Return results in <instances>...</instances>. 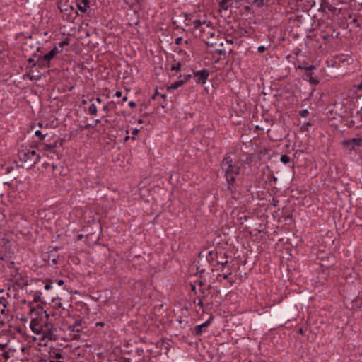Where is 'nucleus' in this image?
<instances>
[{
    "label": "nucleus",
    "instance_id": "nucleus-12",
    "mask_svg": "<svg viewBox=\"0 0 362 362\" xmlns=\"http://www.w3.org/2000/svg\"><path fill=\"white\" fill-rule=\"evenodd\" d=\"M10 293H6L5 296H0V305H2L3 308L1 309L0 310V313L1 314H4L5 313V308L7 307V305H8V298H10Z\"/></svg>",
    "mask_w": 362,
    "mask_h": 362
},
{
    "label": "nucleus",
    "instance_id": "nucleus-33",
    "mask_svg": "<svg viewBox=\"0 0 362 362\" xmlns=\"http://www.w3.org/2000/svg\"><path fill=\"white\" fill-rule=\"evenodd\" d=\"M197 305H198V306H199V307H201V308H203V306H204L203 301H202V300L201 298H199V299L198 300V301H197Z\"/></svg>",
    "mask_w": 362,
    "mask_h": 362
},
{
    "label": "nucleus",
    "instance_id": "nucleus-24",
    "mask_svg": "<svg viewBox=\"0 0 362 362\" xmlns=\"http://www.w3.org/2000/svg\"><path fill=\"white\" fill-rule=\"evenodd\" d=\"M243 13H246L247 16L248 14H251V8L249 6H245L243 7Z\"/></svg>",
    "mask_w": 362,
    "mask_h": 362
},
{
    "label": "nucleus",
    "instance_id": "nucleus-5",
    "mask_svg": "<svg viewBox=\"0 0 362 362\" xmlns=\"http://www.w3.org/2000/svg\"><path fill=\"white\" fill-rule=\"evenodd\" d=\"M59 52L57 47L50 50L47 54L43 56H40L37 59V64L40 67H49L50 60L52 59L55 55Z\"/></svg>",
    "mask_w": 362,
    "mask_h": 362
},
{
    "label": "nucleus",
    "instance_id": "nucleus-43",
    "mask_svg": "<svg viewBox=\"0 0 362 362\" xmlns=\"http://www.w3.org/2000/svg\"><path fill=\"white\" fill-rule=\"evenodd\" d=\"M95 102L100 104V103H101L102 100H101V98H99V97H98V98H97L95 99Z\"/></svg>",
    "mask_w": 362,
    "mask_h": 362
},
{
    "label": "nucleus",
    "instance_id": "nucleus-56",
    "mask_svg": "<svg viewBox=\"0 0 362 362\" xmlns=\"http://www.w3.org/2000/svg\"><path fill=\"white\" fill-rule=\"evenodd\" d=\"M45 316H46L47 319L49 318V315L47 313H45Z\"/></svg>",
    "mask_w": 362,
    "mask_h": 362
},
{
    "label": "nucleus",
    "instance_id": "nucleus-15",
    "mask_svg": "<svg viewBox=\"0 0 362 362\" xmlns=\"http://www.w3.org/2000/svg\"><path fill=\"white\" fill-rule=\"evenodd\" d=\"M184 82L182 81V80L181 79V78H180V79L174 83H173L170 86H168L167 88V89L168 90H175L177 88H178L179 87L182 86V85H184Z\"/></svg>",
    "mask_w": 362,
    "mask_h": 362
},
{
    "label": "nucleus",
    "instance_id": "nucleus-44",
    "mask_svg": "<svg viewBox=\"0 0 362 362\" xmlns=\"http://www.w3.org/2000/svg\"><path fill=\"white\" fill-rule=\"evenodd\" d=\"M31 305H32V302H30V303H28V305L30 307V312L32 313V312H33V311H34V308H33V307H31Z\"/></svg>",
    "mask_w": 362,
    "mask_h": 362
},
{
    "label": "nucleus",
    "instance_id": "nucleus-26",
    "mask_svg": "<svg viewBox=\"0 0 362 362\" xmlns=\"http://www.w3.org/2000/svg\"><path fill=\"white\" fill-rule=\"evenodd\" d=\"M281 161L284 163H288L290 161V158L287 155H282L280 158Z\"/></svg>",
    "mask_w": 362,
    "mask_h": 362
},
{
    "label": "nucleus",
    "instance_id": "nucleus-46",
    "mask_svg": "<svg viewBox=\"0 0 362 362\" xmlns=\"http://www.w3.org/2000/svg\"><path fill=\"white\" fill-rule=\"evenodd\" d=\"M83 235H78V237H77V240H80L83 238Z\"/></svg>",
    "mask_w": 362,
    "mask_h": 362
},
{
    "label": "nucleus",
    "instance_id": "nucleus-1",
    "mask_svg": "<svg viewBox=\"0 0 362 362\" xmlns=\"http://www.w3.org/2000/svg\"><path fill=\"white\" fill-rule=\"evenodd\" d=\"M184 23L186 26L189 27V30H192L194 32L199 31L201 33L204 27L209 28L210 26V22L207 21V18L205 15L198 18L196 15H188L184 14Z\"/></svg>",
    "mask_w": 362,
    "mask_h": 362
},
{
    "label": "nucleus",
    "instance_id": "nucleus-41",
    "mask_svg": "<svg viewBox=\"0 0 362 362\" xmlns=\"http://www.w3.org/2000/svg\"><path fill=\"white\" fill-rule=\"evenodd\" d=\"M52 288V286L49 284H46V285L45 286V288L46 290H49V289H51Z\"/></svg>",
    "mask_w": 362,
    "mask_h": 362
},
{
    "label": "nucleus",
    "instance_id": "nucleus-62",
    "mask_svg": "<svg viewBox=\"0 0 362 362\" xmlns=\"http://www.w3.org/2000/svg\"><path fill=\"white\" fill-rule=\"evenodd\" d=\"M33 60L32 59H29V62H33Z\"/></svg>",
    "mask_w": 362,
    "mask_h": 362
},
{
    "label": "nucleus",
    "instance_id": "nucleus-35",
    "mask_svg": "<svg viewBox=\"0 0 362 362\" xmlns=\"http://www.w3.org/2000/svg\"><path fill=\"white\" fill-rule=\"evenodd\" d=\"M230 274V273L229 274H219L218 276L220 277H223V279H227L228 278V276Z\"/></svg>",
    "mask_w": 362,
    "mask_h": 362
},
{
    "label": "nucleus",
    "instance_id": "nucleus-53",
    "mask_svg": "<svg viewBox=\"0 0 362 362\" xmlns=\"http://www.w3.org/2000/svg\"><path fill=\"white\" fill-rule=\"evenodd\" d=\"M206 45L207 46H209V45H214V43L213 42H206Z\"/></svg>",
    "mask_w": 362,
    "mask_h": 362
},
{
    "label": "nucleus",
    "instance_id": "nucleus-37",
    "mask_svg": "<svg viewBox=\"0 0 362 362\" xmlns=\"http://www.w3.org/2000/svg\"><path fill=\"white\" fill-rule=\"evenodd\" d=\"M265 51V47H258V52L262 53Z\"/></svg>",
    "mask_w": 362,
    "mask_h": 362
},
{
    "label": "nucleus",
    "instance_id": "nucleus-30",
    "mask_svg": "<svg viewBox=\"0 0 362 362\" xmlns=\"http://www.w3.org/2000/svg\"><path fill=\"white\" fill-rule=\"evenodd\" d=\"M308 114V110L306 109H304L300 111V115L302 117H305Z\"/></svg>",
    "mask_w": 362,
    "mask_h": 362
},
{
    "label": "nucleus",
    "instance_id": "nucleus-6",
    "mask_svg": "<svg viewBox=\"0 0 362 362\" xmlns=\"http://www.w3.org/2000/svg\"><path fill=\"white\" fill-rule=\"evenodd\" d=\"M177 53L182 57V58L179 59L178 57H175V55L173 56V63L171 64V71H180L181 70L182 63L186 62L188 59L186 56L187 53L182 50L181 49H179V50L177 52Z\"/></svg>",
    "mask_w": 362,
    "mask_h": 362
},
{
    "label": "nucleus",
    "instance_id": "nucleus-11",
    "mask_svg": "<svg viewBox=\"0 0 362 362\" xmlns=\"http://www.w3.org/2000/svg\"><path fill=\"white\" fill-rule=\"evenodd\" d=\"M212 320V317H209L205 322L198 325L194 327L195 334L197 336H200L202 334V329L204 327H208L211 324V321Z\"/></svg>",
    "mask_w": 362,
    "mask_h": 362
},
{
    "label": "nucleus",
    "instance_id": "nucleus-61",
    "mask_svg": "<svg viewBox=\"0 0 362 362\" xmlns=\"http://www.w3.org/2000/svg\"><path fill=\"white\" fill-rule=\"evenodd\" d=\"M53 262L56 264L57 263V260L56 259H53Z\"/></svg>",
    "mask_w": 362,
    "mask_h": 362
},
{
    "label": "nucleus",
    "instance_id": "nucleus-64",
    "mask_svg": "<svg viewBox=\"0 0 362 362\" xmlns=\"http://www.w3.org/2000/svg\"><path fill=\"white\" fill-rule=\"evenodd\" d=\"M97 123L100 122V120L99 119H96L95 121Z\"/></svg>",
    "mask_w": 362,
    "mask_h": 362
},
{
    "label": "nucleus",
    "instance_id": "nucleus-58",
    "mask_svg": "<svg viewBox=\"0 0 362 362\" xmlns=\"http://www.w3.org/2000/svg\"><path fill=\"white\" fill-rule=\"evenodd\" d=\"M359 88L362 89V82L361 83V84L359 85Z\"/></svg>",
    "mask_w": 362,
    "mask_h": 362
},
{
    "label": "nucleus",
    "instance_id": "nucleus-17",
    "mask_svg": "<svg viewBox=\"0 0 362 362\" xmlns=\"http://www.w3.org/2000/svg\"><path fill=\"white\" fill-rule=\"evenodd\" d=\"M64 356L59 352H54L53 354L51 356L50 360H59L63 359Z\"/></svg>",
    "mask_w": 362,
    "mask_h": 362
},
{
    "label": "nucleus",
    "instance_id": "nucleus-9",
    "mask_svg": "<svg viewBox=\"0 0 362 362\" xmlns=\"http://www.w3.org/2000/svg\"><path fill=\"white\" fill-rule=\"evenodd\" d=\"M193 74L196 77V83L202 84H204L209 76V72L206 69L194 71Z\"/></svg>",
    "mask_w": 362,
    "mask_h": 362
},
{
    "label": "nucleus",
    "instance_id": "nucleus-19",
    "mask_svg": "<svg viewBox=\"0 0 362 362\" xmlns=\"http://www.w3.org/2000/svg\"><path fill=\"white\" fill-rule=\"evenodd\" d=\"M40 78H41L40 76L31 75V74H25L23 76L24 79L29 78L31 81H33V80L37 81V80L40 79Z\"/></svg>",
    "mask_w": 362,
    "mask_h": 362
},
{
    "label": "nucleus",
    "instance_id": "nucleus-14",
    "mask_svg": "<svg viewBox=\"0 0 362 362\" xmlns=\"http://www.w3.org/2000/svg\"><path fill=\"white\" fill-rule=\"evenodd\" d=\"M305 77L308 79L310 83L312 85H317L319 83L318 80L313 76L312 71L305 73Z\"/></svg>",
    "mask_w": 362,
    "mask_h": 362
},
{
    "label": "nucleus",
    "instance_id": "nucleus-2",
    "mask_svg": "<svg viewBox=\"0 0 362 362\" xmlns=\"http://www.w3.org/2000/svg\"><path fill=\"white\" fill-rule=\"evenodd\" d=\"M222 168L225 171V176L228 182L233 183L235 176L239 174L240 166L233 163L230 156H226L222 162Z\"/></svg>",
    "mask_w": 362,
    "mask_h": 362
},
{
    "label": "nucleus",
    "instance_id": "nucleus-20",
    "mask_svg": "<svg viewBox=\"0 0 362 362\" xmlns=\"http://www.w3.org/2000/svg\"><path fill=\"white\" fill-rule=\"evenodd\" d=\"M89 113L90 115H95L97 113V107L95 103H92L88 109Z\"/></svg>",
    "mask_w": 362,
    "mask_h": 362
},
{
    "label": "nucleus",
    "instance_id": "nucleus-51",
    "mask_svg": "<svg viewBox=\"0 0 362 362\" xmlns=\"http://www.w3.org/2000/svg\"><path fill=\"white\" fill-rule=\"evenodd\" d=\"M199 285L200 286H203L204 285V282H202V281H199Z\"/></svg>",
    "mask_w": 362,
    "mask_h": 362
},
{
    "label": "nucleus",
    "instance_id": "nucleus-39",
    "mask_svg": "<svg viewBox=\"0 0 362 362\" xmlns=\"http://www.w3.org/2000/svg\"><path fill=\"white\" fill-rule=\"evenodd\" d=\"M57 284L59 285V286H62L64 284V281L62 280V279H59L57 281Z\"/></svg>",
    "mask_w": 362,
    "mask_h": 362
},
{
    "label": "nucleus",
    "instance_id": "nucleus-8",
    "mask_svg": "<svg viewBox=\"0 0 362 362\" xmlns=\"http://www.w3.org/2000/svg\"><path fill=\"white\" fill-rule=\"evenodd\" d=\"M231 6V0H221L219 2V12L223 17H229L230 11H228Z\"/></svg>",
    "mask_w": 362,
    "mask_h": 362
},
{
    "label": "nucleus",
    "instance_id": "nucleus-59",
    "mask_svg": "<svg viewBox=\"0 0 362 362\" xmlns=\"http://www.w3.org/2000/svg\"><path fill=\"white\" fill-rule=\"evenodd\" d=\"M219 45H220V46L223 45V42H220V43H219Z\"/></svg>",
    "mask_w": 362,
    "mask_h": 362
},
{
    "label": "nucleus",
    "instance_id": "nucleus-48",
    "mask_svg": "<svg viewBox=\"0 0 362 362\" xmlns=\"http://www.w3.org/2000/svg\"><path fill=\"white\" fill-rule=\"evenodd\" d=\"M5 346H6L5 344H2L0 343V349H4L5 348Z\"/></svg>",
    "mask_w": 362,
    "mask_h": 362
},
{
    "label": "nucleus",
    "instance_id": "nucleus-29",
    "mask_svg": "<svg viewBox=\"0 0 362 362\" xmlns=\"http://www.w3.org/2000/svg\"><path fill=\"white\" fill-rule=\"evenodd\" d=\"M217 53L218 54V55H220V56L223 55L224 58L226 57V52L225 50L217 49Z\"/></svg>",
    "mask_w": 362,
    "mask_h": 362
},
{
    "label": "nucleus",
    "instance_id": "nucleus-18",
    "mask_svg": "<svg viewBox=\"0 0 362 362\" xmlns=\"http://www.w3.org/2000/svg\"><path fill=\"white\" fill-rule=\"evenodd\" d=\"M351 140V143L353 144L354 147H355V146H362V137L354 138Z\"/></svg>",
    "mask_w": 362,
    "mask_h": 362
},
{
    "label": "nucleus",
    "instance_id": "nucleus-28",
    "mask_svg": "<svg viewBox=\"0 0 362 362\" xmlns=\"http://www.w3.org/2000/svg\"><path fill=\"white\" fill-rule=\"evenodd\" d=\"M35 134L39 137L40 140H43L45 136V135L42 134L40 130L35 131Z\"/></svg>",
    "mask_w": 362,
    "mask_h": 362
},
{
    "label": "nucleus",
    "instance_id": "nucleus-3",
    "mask_svg": "<svg viewBox=\"0 0 362 362\" xmlns=\"http://www.w3.org/2000/svg\"><path fill=\"white\" fill-rule=\"evenodd\" d=\"M18 156L21 161L26 163L27 168L35 166L40 160V156L32 148H21L18 151Z\"/></svg>",
    "mask_w": 362,
    "mask_h": 362
},
{
    "label": "nucleus",
    "instance_id": "nucleus-21",
    "mask_svg": "<svg viewBox=\"0 0 362 362\" xmlns=\"http://www.w3.org/2000/svg\"><path fill=\"white\" fill-rule=\"evenodd\" d=\"M342 144H343V145L344 146H346V147L349 148L351 150H354V146L353 144L351 143V139L344 141H343Z\"/></svg>",
    "mask_w": 362,
    "mask_h": 362
},
{
    "label": "nucleus",
    "instance_id": "nucleus-38",
    "mask_svg": "<svg viewBox=\"0 0 362 362\" xmlns=\"http://www.w3.org/2000/svg\"><path fill=\"white\" fill-rule=\"evenodd\" d=\"M122 93L121 91H117L115 94V96L117 97V98H120L122 97Z\"/></svg>",
    "mask_w": 362,
    "mask_h": 362
},
{
    "label": "nucleus",
    "instance_id": "nucleus-7",
    "mask_svg": "<svg viewBox=\"0 0 362 362\" xmlns=\"http://www.w3.org/2000/svg\"><path fill=\"white\" fill-rule=\"evenodd\" d=\"M67 4H62V2L59 4V8L62 12H65L69 16V20H74L78 16V11L74 5L73 0L70 4H69V0H67Z\"/></svg>",
    "mask_w": 362,
    "mask_h": 362
},
{
    "label": "nucleus",
    "instance_id": "nucleus-36",
    "mask_svg": "<svg viewBox=\"0 0 362 362\" xmlns=\"http://www.w3.org/2000/svg\"><path fill=\"white\" fill-rule=\"evenodd\" d=\"M129 106L132 108L136 106V103L134 101H130L129 103Z\"/></svg>",
    "mask_w": 362,
    "mask_h": 362
},
{
    "label": "nucleus",
    "instance_id": "nucleus-57",
    "mask_svg": "<svg viewBox=\"0 0 362 362\" xmlns=\"http://www.w3.org/2000/svg\"><path fill=\"white\" fill-rule=\"evenodd\" d=\"M276 206V203L274 202V200L273 199V206Z\"/></svg>",
    "mask_w": 362,
    "mask_h": 362
},
{
    "label": "nucleus",
    "instance_id": "nucleus-32",
    "mask_svg": "<svg viewBox=\"0 0 362 362\" xmlns=\"http://www.w3.org/2000/svg\"><path fill=\"white\" fill-rule=\"evenodd\" d=\"M268 153H269V150H267V149H265L264 151H261V152H260V153H259V158L260 159H262V157L261 156V155L262 154L263 156H265V155H266V154H267Z\"/></svg>",
    "mask_w": 362,
    "mask_h": 362
},
{
    "label": "nucleus",
    "instance_id": "nucleus-50",
    "mask_svg": "<svg viewBox=\"0 0 362 362\" xmlns=\"http://www.w3.org/2000/svg\"><path fill=\"white\" fill-rule=\"evenodd\" d=\"M158 94V91L156 90V93L153 95V96L152 97L153 99H155L156 98V96Z\"/></svg>",
    "mask_w": 362,
    "mask_h": 362
},
{
    "label": "nucleus",
    "instance_id": "nucleus-27",
    "mask_svg": "<svg viewBox=\"0 0 362 362\" xmlns=\"http://www.w3.org/2000/svg\"><path fill=\"white\" fill-rule=\"evenodd\" d=\"M192 77V75L191 74H187V75H185V76H180V78H181L182 80V81L184 82V83H187Z\"/></svg>",
    "mask_w": 362,
    "mask_h": 362
},
{
    "label": "nucleus",
    "instance_id": "nucleus-49",
    "mask_svg": "<svg viewBox=\"0 0 362 362\" xmlns=\"http://www.w3.org/2000/svg\"><path fill=\"white\" fill-rule=\"evenodd\" d=\"M192 290L193 291H196V286H195L194 285H192Z\"/></svg>",
    "mask_w": 362,
    "mask_h": 362
},
{
    "label": "nucleus",
    "instance_id": "nucleus-10",
    "mask_svg": "<svg viewBox=\"0 0 362 362\" xmlns=\"http://www.w3.org/2000/svg\"><path fill=\"white\" fill-rule=\"evenodd\" d=\"M74 3L76 10H78L81 13H86L89 8V0L76 1Z\"/></svg>",
    "mask_w": 362,
    "mask_h": 362
},
{
    "label": "nucleus",
    "instance_id": "nucleus-55",
    "mask_svg": "<svg viewBox=\"0 0 362 362\" xmlns=\"http://www.w3.org/2000/svg\"><path fill=\"white\" fill-rule=\"evenodd\" d=\"M88 127H89V125H88V124H87V125H86L84 127H83V129H87L88 128Z\"/></svg>",
    "mask_w": 362,
    "mask_h": 362
},
{
    "label": "nucleus",
    "instance_id": "nucleus-60",
    "mask_svg": "<svg viewBox=\"0 0 362 362\" xmlns=\"http://www.w3.org/2000/svg\"><path fill=\"white\" fill-rule=\"evenodd\" d=\"M221 59V57H219L217 59V60L215 62H217L218 61H219L220 59Z\"/></svg>",
    "mask_w": 362,
    "mask_h": 362
},
{
    "label": "nucleus",
    "instance_id": "nucleus-40",
    "mask_svg": "<svg viewBox=\"0 0 362 362\" xmlns=\"http://www.w3.org/2000/svg\"><path fill=\"white\" fill-rule=\"evenodd\" d=\"M181 41H182V38H181V37H177V38H176V39H175V43H176L177 45L180 44V43H181Z\"/></svg>",
    "mask_w": 362,
    "mask_h": 362
},
{
    "label": "nucleus",
    "instance_id": "nucleus-22",
    "mask_svg": "<svg viewBox=\"0 0 362 362\" xmlns=\"http://www.w3.org/2000/svg\"><path fill=\"white\" fill-rule=\"evenodd\" d=\"M252 3L257 7L264 6V0H251Z\"/></svg>",
    "mask_w": 362,
    "mask_h": 362
},
{
    "label": "nucleus",
    "instance_id": "nucleus-47",
    "mask_svg": "<svg viewBox=\"0 0 362 362\" xmlns=\"http://www.w3.org/2000/svg\"><path fill=\"white\" fill-rule=\"evenodd\" d=\"M60 45H62V46L67 45V42H66V41H62V42L60 43Z\"/></svg>",
    "mask_w": 362,
    "mask_h": 362
},
{
    "label": "nucleus",
    "instance_id": "nucleus-34",
    "mask_svg": "<svg viewBox=\"0 0 362 362\" xmlns=\"http://www.w3.org/2000/svg\"><path fill=\"white\" fill-rule=\"evenodd\" d=\"M2 356L6 360L9 358V353L8 351H5L4 353H3Z\"/></svg>",
    "mask_w": 362,
    "mask_h": 362
},
{
    "label": "nucleus",
    "instance_id": "nucleus-52",
    "mask_svg": "<svg viewBox=\"0 0 362 362\" xmlns=\"http://www.w3.org/2000/svg\"><path fill=\"white\" fill-rule=\"evenodd\" d=\"M122 100L123 102H125L127 100V96H124L123 98H122Z\"/></svg>",
    "mask_w": 362,
    "mask_h": 362
},
{
    "label": "nucleus",
    "instance_id": "nucleus-63",
    "mask_svg": "<svg viewBox=\"0 0 362 362\" xmlns=\"http://www.w3.org/2000/svg\"><path fill=\"white\" fill-rule=\"evenodd\" d=\"M137 132H138V130H137V129L134 130V133H136Z\"/></svg>",
    "mask_w": 362,
    "mask_h": 362
},
{
    "label": "nucleus",
    "instance_id": "nucleus-16",
    "mask_svg": "<svg viewBox=\"0 0 362 362\" xmlns=\"http://www.w3.org/2000/svg\"><path fill=\"white\" fill-rule=\"evenodd\" d=\"M81 321L76 320L75 322L69 327V329L72 332H79L81 329L78 328L81 326Z\"/></svg>",
    "mask_w": 362,
    "mask_h": 362
},
{
    "label": "nucleus",
    "instance_id": "nucleus-31",
    "mask_svg": "<svg viewBox=\"0 0 362 362\" xmlns=\"http://www.w3.org/2000/svg\"><path fill=\"white\" fill-rule=\"evenodd\" d=\"M40 299H41V298H40V295L36 294L34 296L33 301L37 303V302L40 301Z\"/></svg>",
    "mask_w": 362,
    "mask_h": 362
},
{
    "label": "nucleus",
    "instance_id": "nucleus-42",
    "mask_svg": "<svg viewBox=\"0 0 362 362\" xmlns=\"http://www.w3.org/2000/svg\"><path fill=\"white\" fill-rule=\"evenodd\" d=\"M200 291L202 292V293L204 296H206L207 295V293H206V290L204 288L201 289Z\"/></svg>",
    "mask_w": 362,
    "mask_h": 362
},
{
    "label": "nucleus",
    "instance_id": "nucleus-23",
    "mask_svg": "<svg viewBox=\"0 0 362 362\" xmlns=\"http://www.w3.org/2000/svg\"><path fill=\"white\" fill-rule=\"evenodd\" d=\"M299 69H304L305 71V73H308V71H312L313 69H315V66L313 65H310L308 66H299Z\"/></svg>",
    "mask_w": 362,
    "mask_h": 362
},
{
    "label": "nucleus",
    "instance_id": "nucleus-4",
    "mask_svg": "<svg viewBox=\"0 0 362 362\" xmlns=\"http://www.w3.org/2000/svg\"><path fill=\"white\" fill-rule=\"evenodd\" d=\"M51 325L45 323L42 325L40 323L37 319H33L30 323V327L32 332L36 334H42L43 339H52V330L50 329Z\"/></svg>",
    "mask_w": 362,
    "mask_h": 362
},
{
    "label": "nucleus",
    "instance_id": "nucleus-13",
    "mask_svg": "<svg viewBox=\"0 0 362 362\" xmlns=\"http://www.w3.org/2000/svg\"><path fill=\"white\" fill-rule=\"evenodd\" d=\"M199 256H205L209 262H212L214 260L215 257H216V252L214 250L206 251V254H204V252H202L199 254Z\"/></svg>",
    "mask_w": 362,
    "mask_h": 362
},
{
    "label": "nucleus",
    "instance_id": "nucleus-45",
    "mask_svg": "<svg viewBox=\"0 0 362 362\" xmlns=\"http://www.w3.org/2000/svg\"><path fill=\"white\" fill-rule=\"evenodd\" d=\"M103 110H105V111H107V110H108L107 105H103Z\"/></svg>",
    "mask_w": 362,
    "mask_h": 362
},
{
    "label": "nucleus",
    "instance_id": "nucleus-25",
    "mask_svg": "<svg viewBox=\"0 0 362 362\" xmlns=\"http://www.w3.org/2000/svg\"><path fill=\"white\" fill-rule=\"evenodd\" d=\"M44 150L47 151L54 152V146H53L51 144H46L44 146Z\"/></svg>",
    "mask_w": 362,
    "mask_h": 362
},
{
    "label": "nucleus",
    "instance_id": "nucleus-54",
    "mask_svg": "<svg viewBox=\"0 0 362 362\" xmlns=\"http://www.w3.org/2000/svg\"><path fill=\"white\" fill-rule=\"evenodd\" d=\"M38 362H47V361L45 359H40Z\"/></svg>",
    "mask_w": 362,
    "mask_h": 362
}]
</instances>
